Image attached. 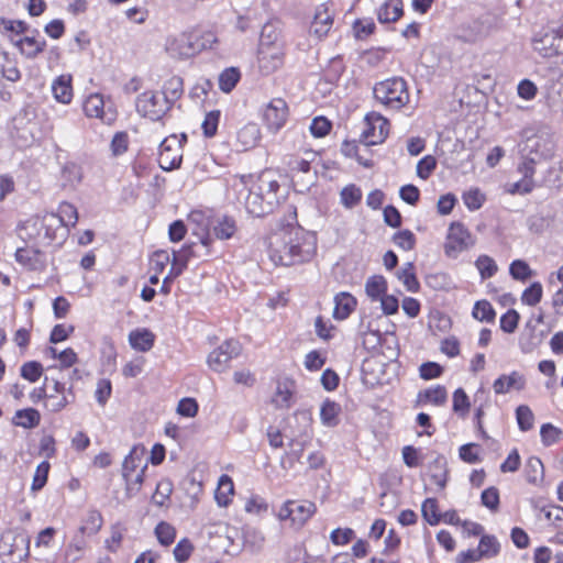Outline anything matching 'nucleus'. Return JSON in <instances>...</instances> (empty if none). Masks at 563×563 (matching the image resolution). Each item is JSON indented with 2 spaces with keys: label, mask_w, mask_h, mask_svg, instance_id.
<instances>
[{
  "label": "nucleus",
  "mask_w": 563,
  "mask_h": 563,
  "mask_svg": "<svg viewBox=\"0 0 563 563\" xmlns=\"http://www.w3.org/2000/svg\"><path fill=\"white\" fill-rule=\"evenodd\" d=\"M228 190L247 213L262 217L278 205L279 183L276 175L265 170L257 176L233 175L228 178Z\"/></svg>",
  "instance_id": "f257e3e1"
},
{
  "label": "nucleus",
  "mask_w": 563,
  "mask_h": 563,
  "mask_svg": "<svg viewBox=\"0 0 563 563\" xmlns=\"http://www.w3.org/2000/svg\"><path fill=\"white\" fill-rule=\"evenodd\" d=\"M317 252V238L295 224L274 230L266 239L268 258L280 266L310 262Z\"/></svg>",
  "instance_id": "f03ea898"
},
{
  "label": "nucleus",
  "mask_w": 563,
  "mask_h": 563,
  "mask_svg": "<svg viewBox=\"0 0 563 563\" xmlns=\"http://www.w3.org/2000/svg\"><path fill=\"white\" fill-rule=\"evenodd\" d=\"M286 57V43L282 29L275 23H266L261 32L256 63L258 71L268 76L280 69Z\"/></svg>",
  "instance_id": "7ed1b4c3"
},
{
  "label": "nucleus",
  "mask_w": 563,
  "mask_h": 563,
  "mask_svg": "<svg viewBox=\"0 0 563 563\" xmlns=\"http://www.w3.org/2000/svg\"><path fill=\"white\" fill-rule=\"evenodd\" d=\"M374 98L384 107L400 110L409 102L407 82L400 77L377 82L373 89Z\"/></svg>",
  "instance_id": "20e7f679"
},
{
  "label": "nucleus",
  "mask_w": 563,
  "mask_h": 563,
  "mask_svg": "<svg viewBox=\"0 0 563 563\" xmlns=\"http://www.w3.org/2000/svg\"><path fill=\"white\" fill-rule=\"evenodd\" d=\"M82 111L88 119H95L106 125H112L118 119V110L110 97L91 92L82 100Z\"/></svg>",
  "instance_id": "39448f33"
},
{
  "label": "nucleus",
  "mask_w": 563,
  "mask_h": 563,
  "mask_svg": "<svg viewBox=\"0 0 563 563\" xmlns=\"http://www.w3.org/2000/svg\"><path fill=\"white\" fill-rule=\"evenodd\" d=\"M475 240L468 229L461 222H452L448 229L443 245L448 257L456 258L462 252L472 247Z\"/></svg>",
  "instance_id": "423d86ee"
},
{
  "label": "nucleus",
  "mask_w": 563,
  "mask_h": 563,
  "mask_svg": "<svg viewBox=\"0 0 563 563\" xmlns=\"http://www.w3.org/2000/svg\"><path fill=\"white\" fill-rule=\"evenodd\" d=\"M532 46L542 57H554L563 54V38L556 26L548 25L537 32L532 38Z\"/></svg>",
  "instance_id": "0eeeda50"
},
{
  "label": "nucleus",
  "mask_w": 563,
  "mask_h": 563,
  "mask_svg": "<svg viewBox=\"0 0 563 563\" xmlns=\"http://www.w3.org/2000/svg\"><path fill=\"white\" fill-rule=\"evenodd\" d=\"M170 106L158 91L146 90L140 93L135 100L137 113L153 121L159 120Z\"/></svg>",
  "instance_id": "6e6552de"
},
{
  "label": "nucleus",
  "mask_w": 563,
  "mask_h": 563,
  "mask_svg": "<svg viewBox=\"0 0 563 563\" xmlns=\"http://www.w3.org/2000/svg\"><path fill=\"white\" fill-rule=\"evenodd\" d=\"M365 128L361 134L366 145L382 144L389 134L388 120L378 112H369L364 119Z\"/></svg>",
  "instance_id": "1a4fd4ad"
},
{
  "label": "nucleus",
  "mask_w": 563,
  "mask_h": 563,
  "mask_svg": "<svg viewBox=\"0 0 563 563\" xmlns=\"http://www.w3.org/2000/svg\"><path fill=\"white\" fill-rule=\"evenodd\" d=\"M316 512V505L308 500H287L278 511L282 521L290 520L295 527H302Z\"/></svg>",
  "instance_id": "9d476101"
},
{
  "label": "nucleus",
  "mask_w": 563,
  "mask_h": 563,
  "mask_svg": "<svg viewBox=\"0 0 563 563\" xmlns=\"http://www.w3.org/2000/svg\"><path fill=\"white\" fill-rule=\"evenodd\" d=\"M183 159L181 140L176 135L167 136L159 145L158 164L164 170H173L180 166Z\"/></svg>",
  "instance_id": "9b49d317"
},
{
  "label": "nucleus",
  "mask_w": 563,
  "mask_h": 563,
  "mask_svg": "<svg viewBox=\"0 0 563 563\" xmlns=\"http://www.w3.org/2000/svg\"><path fill=\"white\" fill-rule=\"evenodd\" d=\"M241 353V344L236 340H227L214 349L207 358L209 367L214 372H224L232 358Z\"/></svg>",
  "instance_id": "f8f14e48"
},
{
  "label": "nucleus",
  "mask_w": 563,
  "mask_h": 563,
  "mask_svg": "<svg viewBox=\"0 0 563 563\" xmlns=\"http://www.w3.org/2000/svg\"><path fill=\"white\" fill-rule=\"evenodd\" d=\"M191 31L170 35L166 38L165 49L175 59H188L197 55Z\"/></svg>",
  "instance_id": "ddd939ff"
},
{
  "label": "nucleus",
  "mask_w": 563,
  "mask_h": 563,
  "mask_svg": "<svg viewBox=\"0 0 563 563\" xmlns=\"http://www.w3.org/2000/svg\"><path fill=\"white\" fill-rule=\"evenodd\" d=\"M288 107L284 99H272L263 110V120L269 132L277 133L286 123Z\"/></svg>",
  "instance_id": "4468645a"
},
{
  "label": "nucleus",
  "mask_w": 563,
  "mask_h": 563,
  "mask_svg": "<svg viewBox=\"0 0 563 563\" xmlns=\"http://www.w3.org/2000/svg\"><path fill=\"white\" fill-rule=\"evenodd\" d=\"M296 383L289 377L278 378L271 402L276 409H289L295 402Z\"/></svg>",
  "instance_id": "2eb2a0df"
},
{
  "label": "nucleus",
  "mask_w": 563,
  "mask_h": 563,
  "mask_svg": "<svg viewBox=\"0 0 563 563\" xmlns=\"http://www.w3.org/2000/svg\"><path fill=\"white\" fill-rule=\"evenodd\" d=\"M333 24V13L328 3H322L317 7L313 20L310 25V33L318 38L325 36L331 30Z\"/></svg>",
  "instance_id": "dca6fc26"
},
{
  "label": "nucleus",
  "mask_w": 563,
  "mask_h": 563,
  "mask_svg": "<svg viewBox=\"0 0 563 563\" xmlns=\"http://www.w3.org/2000/svg\"><path fill=\"white\" fill-rule=\"evenodd\" d=\"M51 91L56 102L69 104L74 98L73 77L70 74H63L53 79Z\"/></svg>",
  "instance_id": "f3484780"
},
{
  "label": "nucleus",
  "mask_w": 563,
  "mask_h": 563,
  "mask_svg": "<svg viewBox=\"0 0 563 563\" xmlns=\"http://www.w3.org/2000/svg\"><path fill=\"white\" fill-rule=\"evenodd\" d=\"M18 263L31 271H42L46 266V256L34 247H21L15 252Z\"/></svg>",
  "instance_id": "a211bd4d"
},
{
  "label": "nucleus",
  "mask_w": 563,
  "mask_h": 563,
  "mask_svg": "<svg viewBox=\"0 0 563 563\" xmlns=\"http://www.w3.org/2000/svg\"><path fill=\"white\" fill-rule=\"evenodd\" d=\"M189 221L195 227L192 228V234L196 235L199 242L207 249L212 243V235L210 233L211 221L201 211H192L189 214Z\"/></svg>",
  "instance_id": "6ab92c4d"
},
{
  "label": "nucleus",
  "mask_w": 563,
  "mask_h": 563,
  "mask_svg": "<svg viewBox=\"0 0 563 563\" xmlns=\"http://www.w3.org/2000/svg\"><path fill=\"white\" fill-rule=\"evenodd\" d=\"M210 230L218 240H230L238 232V223L233 217L219 216L211 220Z\"/></svg>",
  "instance_id": "aec40b11"
},
{
  "label": "nucleus",
  "mask_w": 563,
  "mask_h": 563,
  "mask_svg": "<svg viewBox=\"0 0 563 563\" xmlns=\"http://www.w3.org/2000/svg\"><path fill=\"white\" fill-rule=\"evenodd\" d=\"M525 376L518 372H511L508 375H500L493 384V389L497 395H504L511 390H521L525 388Z\"/></svg>",
  "instance_id": "412c9836"
},
{
  "label": "nucleus",
  "mask_w": 563,
  "mask_h": 563,
  "mask_svg": "<svg viewBox=\"0 0 563 563\" xmlns=\"http://www.w3.org/2000/svg\"><path fill=\"white\" fill-rule=\"evenodd\" d=\"M145 454L144 446L134 445L122 463V477L137 473L144 465H147Z\"/></svg>",
  "instance_id": "4be33fe9"
},
{
  "label": "nucleus",
  "mask_w": 563,
  "mask_h": 563,
  "mask_svg": "<svg viewBox=\"0 0 563 563\" xmlns=\"http://www.w3.org/2000/svg\"><path fill=\"white\" fill-rule=\"evenodd\" d=\"M77 221V209L69 202H62L58 207L57 214L51 213L44 217V222L49 224L58 222L64 227H75Z\"/></svg>",
  "instance_id": "5701e85b"
},
{
  "label": "nucleus",
  "mask_w": 563,
  "mask_h": 563,
  "mask_svg": "<svg viewBox=\"0 0 563 563\" xmlns=\"http://www.w3.org/2000/svg\"><path fill=\"white\" fill-rule=\"evenodd\" d=\"M261 129L257 123L250 122L243 125L236 133V143L242 151L255 147L261 141Z\"/></svg>",
  "instance_id": "b1692460"
},
{
  "label": "nucleus",
  "mask_w": 563,
  "mask_h": 563,
  "mask_svg": "<svg viewBox=\"0 0 563 563\" xmlns=\"http://www.w3.org/2000/svg\"><path fill=\"white\" fill-rule=\"evenodd\" d=\"M154 342L155 334L146 328H139L129 333V343L135 351L147 352L153 347Z\"/></svg>",
  "instance_id": "393cba45"
},
{
  "label": "nucleus",
  "mask_w": 563,
  "mask_h": 563,
  "mask_svg": "<svg viewBox=\"0 0 563 563\" xmlns=\"http://www.w3.org/2000/svg\"><path fill=\"white\" fill-rule=\"evenodd\" d=\"M341 405L327 398L320 406V420L322 426L334 428L340 423Z\"/></svg>",
  "instance_id": "a878e982"
},
{
  "label": "nucleus",
  "mask_w": 563,
  "mask_h": 563,
  "mask_svg": "<svg viewBox=\"0 0 563 563\" xmlns=\"http://www.w3.org/2000/svg\"><path fill=\"white\" fill-rule=\"evenodd\" d=\"M448 398V393L444 386L437 385L430 387L428 389L419 391L417 396V405H433V406H442L445 404Z\"/></svg>",
  "instance_id": "bb28decb"
},
{
  "label": "nucleus",
  "mask_w": 563,
  "mask_h": 563,
  "mask_svg": "<svg viewBox=\"0 0 563 563\" xmlns=\"http://www.w3.org/2000/svg\"><path fill=\"white\" fill-rule=\"evenodd\" d=\"M234 495V484L229 475H221L214 492V499L219 507H228Z\"/></svg>",
  "instance_id": "cd10ccee"
},
{
  "label": "nucleus",
  "mask_w": 563,
  "mask_h": 563,
  "mask_svg": "<svg viewBox=\"0 0 563 563\" xmlns=\"http://www.w3.org/2000/svg\"><path fill=\"white\" fill-rule=\"evenodd\" d=\"M401 0H387L377 11V18L380 23L396 22L402 15Z\"/></svg>",
  "instance_id": "c85d7f7f"
},
{
  "label": "nucleus",
  "mask_w": 563,
  "mask_h": 563,
  "mask_svg": "<svg viewBox=\"0 0 563 563\" xmlns=\"http://www.w3.org/2000/svg\"><path fill=\"white\" fill-rule=\"evenodd\" d=\"M334 303H335L334 310H333L334 319L344 320L355 309L356 299L347 292H341L335 296Z\"/></svg>",
  "instance_id": "c756f323"
},
{
  "label": "nucleus",
  "mask_w": 563,
  "mask_h": 563,
  "mask_svg": "<svg viewBox=\"0 0 563 563\" xmlns=\"http://www.w3.org/2000/svg\"><path fill=\"white\" fill-rule=\"evenodd\" d=\"M195 243L186 244L178 251H173V262L172 267L173 275H181L183 272L187 268L189 260L194 256V247Z\"/></svg>",
  "instance_id": "7c9ffc66"
},
{
  "label": "nucleus",
  "mask_w": 563,
  "mask_h": 563,
  "mask_svg": "<svg viewBox=\"0 0 563 563\" xmlns=\"http://www.w3.org/2000/svg\"><path fill=\"white\" fill-rule=\"evenodd\" d=\"M430 479L440 489H443L448 481V463L444 456H438L429 466Z\"/></svg>",
  "instance_id": "2f4dec72"
},
{
  "label": "nucleus",
  "mask_w": 563,
  "mask_h": 563,
  "mask_svg": "<svg viewBox=\"0 0 563 563\" xmlns=\"http://www.w3.org/2000/svg\"><path fill=\"white\" fill-rule=\"evenodd\" d=\"M184 92V82L181 77L172 76L168 78L163 86V92L161 93L169 106L178 100Z\"/></svg>",
  "instance_id": "473e14b6"
},
{
  "label": "nucleus",
  "mask_w": 563,
  "mask_h": 563,
  "mask_svg": "<svg viewBox=\"0 0 563 563\" xmlns=\"http://www.w3.org/2000/svg\"><path fill=\"white\" fill-rule=\"evenodd\" d=\"M365 292L373 300L377 301L387 292V282L382 275H374L365 283Z\"/></svg>",
  "instance_id": "72a5a7b5"
},
{
  "label": "nucleus",
  "mask_w": 563,
  "mask_h": 563,
  "mask_svg": "<svg viewBox=\"0 0 563 563\" xmlns=\"http://www.w3.org/2000/svg\"><path fill=\"white\" fill-rule=\"evenodd\" d=\"M40 421L41 415L34 408L20 409L13 417V423L24 429L35 428Z\"/></svg>",
  "instance_id": "f704fd0d"
},
{
  "label": "nucleus",
  "mask_w": 563,
  "mask_h": 563,
  "mask_svg": "<svg viewBox=\"0 0 563 563\" xmlns=\"http://www.w3.org/2000/svg\"><path fill=\"white\" fill-rule=\"evenodd\" d=\"M86 548L87 540L85 539V534H81L78 531L65 550V559L70 562L79 561L82 558Z\"/></svg>",
  "instance_id": "c9c22d12"
},
{
  "label": "nucleus",
  "mask_w": 563,
  "mask_h": 563,
  "mask_svg": "<svg viewBox=\"0 0 563 563\" xmlns=\"http://www.w3.org/2000/svg\"><path fill=\"white\" fill-rule=\"evenodd\" d=\"M195 37L194 44L196 53L199 54L206 49H213L218 44V37L212 31H191Z\"/></svg>",
  "instance_id": "e433bc0d"
},
{
  "label": "nucleus",
  "mask_w": 563,
  "mask_h": 563,
  "mask_svg": "<svg viewBox=\"0 0 563 563\" xmlns=\"http://www.w3.org/2000/svg\"><path fill=\"white\" fill-rule=\"evenodd\" d=\"M74 400L73 388L67 389V394H48L46 396L45 407L52 412L63 410L68 404Z\"/></svg>",
  "instance_id": "4c0bfd02"
},
{
  "label": "nucleus",
  "mask_w": 563,
  "mask_h": 563,
  "mask_svg": "<svg viewBox=\"0 0 563 563\" xmlns=\"http://www.w3.org/2000/svg\"><path fill=\"white\" fill-rule=\"evenodd\" d=\"M362 190L354 184H350L340 191V202L346 209H353L362 200Z\"/></svg>",
  "instance_id": "58836bf2"
},
{
  "label": "nucleus",
  "mask_w": 563,
  "mask_h": 563,
  "mask_svg": "<svg viewBox=\"0 0 563 563\" xmlns=\"http://www.w3.org/2000/svg\"><path fill=\"white\" fill-rule=\"evenodd\" d=\"M398 279L402 283L405 288L410 292H417L419 290V282L415 274L412 263H406L398 272Z\"/></svg>",
  "instance_id": "ea45409f"
},
{
  "label": "nucleus",
  "mask_w": 563,
  "mask_h": 563,
  "mask_svg": "<svg viewBox=\"0 0 563 563\" xmlns=\"http://www.w3.org/2000/svg\"><path fill=\"white\" fill-rule=\"evenodd\" d=\"M16 45L20 52L27 58H34L40 54L45 46V41L36 40L35 37L25 36L21 38Z\"/></svg>",
  "instance_id": "a19ab883"
},
{
  "label": "nucleus",
  "mask_w": 563,
  "mask_h": 563,
  "mask_svg": "<svg viewBox=\"0 0 563 563\" xmlns=\"http://www.w3.org/2000/svg\"><path fill=\"white\" fill-rule=\"evenodd\" d=\"M102 527V516L97 510H90L86 518L82 521V525L79 527V532L81 534L93 536L96 534Z\"/></svg>",
  "instance_id": "79ce46f5"
},
{
  "label": "nucleus",
  "mask_w": 563,
  "mask_h": 563,
  "mask_svg": "<svg viewBox=\"0 0 563 563\" xmlns=\"http://www.w3.org/2000/svg\"><path fill=\"white\" fill-rule=\"evenodd\" d=\"M472 316L481 322H493L495 320L496 312L489 301L478 300L473 307Z\"/></svg>",
  "instance_id": "37998d69"
},
{
  "label": "nucleus",
  "mask_w": 563,
  "mask_h": 563,
  "mask_svg": "<svg viewBox=\"0 0 563 563\" xmlns=\"http://www.w3.org/2000/svg\"><path fill=\"white\" fill-rule=\"evenodd\" d=\"M240 76V71L234 67L224 69L219 76V88L221 91L225 93L232 91L239 82Z\"/></svg>",
  "instance_id": "c03bdc74"
},
{
  "label": "nucleus",
  "mask_w": 563,
  "mask_h": 563,
  "mask_svg": "<svg viewBox=\"0 0 563 563\" xmlns=\"http://www.w3.org/2000/svg\"><path fill=\"white\" fill-rule=\"evenodd\" d=\"M475 266L478 269L482 279L493 277L498 271L495 260L488 255L478 256L475 262Z\"/></svg>",
  "instance_id": "a18cd8bd"
},
{
  "label": "nucleus",
  "mask_w": 563,
  "mask_h": 563,
  "mask_svg": "<svg viewBox=\"0 0 563 563\" xmlns=\"http://www.w3.org/2000/svg\"><path fill=\"white\" fill-rule=\"evenodd\" d=\"M146 468L147 465H144L143 468L140 470L137 473H132V475L123 476V479L125 482V490L130 497L135 496L137 493H140L144 482Z\"/></svg>",
  "instance_id": "49530a36"
},
{
  "label": "nucleus",
  "mask_w": 563,
  "mask_h": 563,
  "mask_svg": "<svg viewBox=\"0 0 563 563\" xmlns=\"http://www.w3.org/2000/svg\"><path fill=\"white\" fill-rule=\"evenodd\" d=\"M543 296V287L541 283L534 282L526 288L521 295V302L523 305L533 307L538 305Z\"/></svg>",
  "instance_id": "de8ad7c7"
},
{
  "label": "nucleus",
  "mask_w": 563,
  "mask_h": 563,
  "mask_svg": "<svg viewBox=\"0 0 563 563\" xmlns=\"http://www.w3.org/2000/svg\"><path fill=\"white\" fill-rule=\"evenodd\" d=\"M172 262L173 255L166 250L155 251L150 258L151 268L157 274L163 273L167 265H172Z\"/></svg>",
  "instance_id": "09e8293b"
},
{
  "label": "nucleus",
  "mask_w": 563,
  "mask_h": 563,
  "mask_svg": "<svg viewBox=\"0 0 563 563\" xmlns=\"http://www.w3.org/2000/svg\"><path fill=\"white\" fill-rule=\"evenodd\" d=\"M562 435L563 431L560 428L553 426L552 423H544L541 426L540 437L542 443L545 446H550L558 443L562 439Z\"/></svg>",
  "instance_id": "8fccbe9b"
},
{
  "label": "nucleus",
  "mask_w": 563,
  "mask_h": 563,
  "mask_svg": "<svg viewBox=\"0 0 563 563\" xmlns=\"http://www.w3.org/2000/svg\"><path fill=\"white\" fill-rule=\"evenodd\" d=\"M479 552L484 558L496 556L500 551V544L494 536H482L478 544Z\"/></svg>",
  "instance_id": "3c124183"
},
{
  "label": "nucleus",
  "mask_w": 563,
  "mask_h": 563,
  "mask_svg": "<svg viewBox=\"0 0 563 563\" xmlns=\"http://www.w3.org/2000/svg\"><path fill=\"white\" fill-rule=\"evenodd\" d=\"M155 534L162 545L168 547L175 541L176 530L170 523L162 521L156 526Z\"/></svg>",
  "instance_id": "603ef678"
},
{
  "label": "nucleus",
  "mask_w": 563,
  "mask_h": 563,
  "mask_svg": "<svg viewBox=\"0 0 563 563\" xmlns=\"http://www.w3.org/2000/svg\"><path fill=\"white\" fill-rule=\"evenodd\" d=\"M172 493H173V483L167 478L161 479L157 483L155 493L153 494V497H152L154 504H156L158 506H164L165 503L169 499Z\"/></svg>",
  "instance_id": "864d4df0"
},
{
  "label": "nucleus",
  "mask_w": 563,
  "mask_h": 563,
  "mask_svg": "<svg viewBox=\"0 0 563 563\" xmlns=\"http://www.w3.org/2000/svg\"><path fill=\"white\" fill-rule=\"evenodd\" d=\"M516 419L521 431L526 432L532 429L534 415L528 406L521 405L516 409Z\"/></svg>",
  "instance_id": "5fc2aeb1"
},
{
  "label": "nucleus",
  "mask_w": 563,
  "mask_h": 563,
  "mask_svg": "<svg viewBox=\"0 0 563 563\" xmlns=\"http://www.w3.org/2000/svg\"><path fill=\"white\" fill-rule=\"evenodd\" d=\"M527 481L531 484L539 483L543 477V464L539 457L531 456L527 461Z\"/></svg>",
  "instance_id": "6e6d98bb"
},
{
  "label": "nucleus",
  "mask_w": 563,
  "mask_h": 563,
  "mask_svg": "<svg viewBox=\"0 0 563 563\" xmlns=\"http://www.w3.org/2000/svg\"><path fill=\"white\" fill-rule=\"evenodd\" d=\"M316 158V153L312 151L306 152V157H294L289 162V169L291 173L309 174L311 170V162Z\"/></svg>",
  "instance_id": "4d7b16f0"
},
{
  "label": "nucleus",
  "mask_w": 563,
  "mask_h": 563,
  "mask_svg": "<svg viewBox=\"0 0 563 563\" xmlns=\"http://www.w3.org/2000/svg\"><path fill=\"white\" fill-rule=\"evenodd\" d=\"M123 536L124 528L119 523L113 525L110 530V537L104 541L106 549L111 553H115L121 547Z\"/></svg>",
  "instance_id": "13d9d810"
},
{
  "label": "nucleus",
  "mask_w": 563,
  "mask_h": 563,
  "mask_svg": "<svg viewBox=\"0 0 563 563\" xmlns=\"http://www.w3.org/2000/svg\"><path fill=\"white\" fill-rule=\"evenodd\" d=\"M20 374L30 383H35L43 374V366L36 361H30L21 366Z\"/></svg>",
  "instance_id": "bf43d9fd"
},
{
  "label": "nucleus",
  "mask_w": 563,
  "mask_h": 563,
  "mask_svg": "<svg viewBox=\"0 0 563 563\" xmlns=\"http://www.w3.org/2000/svg\"><path fill=\"white\" fill-rule=\"evenodd\" d=\"M462 199L468 210L475 211L483 206L485 195L479 189L475 188L464 192Z\"/></svg>",
  "instance_id": "052dcab7"
},
{
  "label": "nucleus",
  "mask_w": 563,
  "mask_h": 563,
  "mask_svg": "<svg viewBox=\"0 0 563 563\" xmlns=\"http://www.w3.org/2000/svg\"><path fill=\"white\" fill-rule=\"evenodd\" d=\"M48 462L44 461L37 465L31 485L32 492H38L45 486L48 477Z\"/></svg>",
  "instance_id": "680f3d73"
},
{
  "label": "nucleus",
  "mask_w": 563,
  "mask_h": 563,
  "mask_svg": "<svg viewBox=\"0 0 563 563\" xmlns=\"http://www.w3.org/2000/svg\"><path fill=\"white\" fill-rule=\"evenodd\" d=\"M220 115L221 113L219 110H212L205 115L201 128L203 130V134L207 137H212L213 135H216L218 124L220 121Z\"/></svg>",
  "instance_id": "e2e57ef3"
},
{
  "label": "nucleus",
  "mask_w": 563,
  "mask_h": 563,
  "mask_svg": "<svg viewBox=\"0 0 563 563\" xmlns=\"http://www.w3.org/2000/svg\"><path fill=\"white\" fill-rule=\"evenodd\" d=\"M509 273L514 279L521 282L527 280L533 275L529 265L521 260H516L510 264Z\"/></svg>",
  "instance_id": "0e129e2a"
},
{
  "label": "nucleus",
  "mask_w": 563,
  "mask_h": 563,
  "mask_svg": "<svg viewBox=\"0 0 563 563\" xmlns=\"http://www.w3.org/2000/svg\"><path fill=\"white\" fill-rule=\"evenodd\" d=\"M129 148V135L126 132H117L114 133L111 143L110 150L113 156H120L124 154Z\"/></svg>",
  "instance_id": "69168bd1"
},
{
  "label": "nucleus",
  "mask_w": 563,
  "mask_h": 563,
  "mask_svg": "<svg viewBox=\"0 0 563 563\" xmlns=\"http://www.w3.org/2000/svg\"><path fill=\"white\" fill-rule=\"evenodd\" d=\"M437 167V159L432 155L422 157L417 164V176L423 180L428 179Z\"/></svg>",
  "instance_id": "338daca9"
},
{
  "label": "nucleus",
  "mask_w": 563,
  "mask_h": 563,
  "mask_svg": "<svg viewBox=\"0 0 563 563\" xmlns=\"http://www.w3.org/2000/svg\"><path fill=\"white\" fill-rule=\"evenodd\" d=\"M394 243L404 251H410L415 247L416 236L410 230H401L393 238Z\"/></svg>",
  "instance_id": "774afa93"
}]
</instances>
